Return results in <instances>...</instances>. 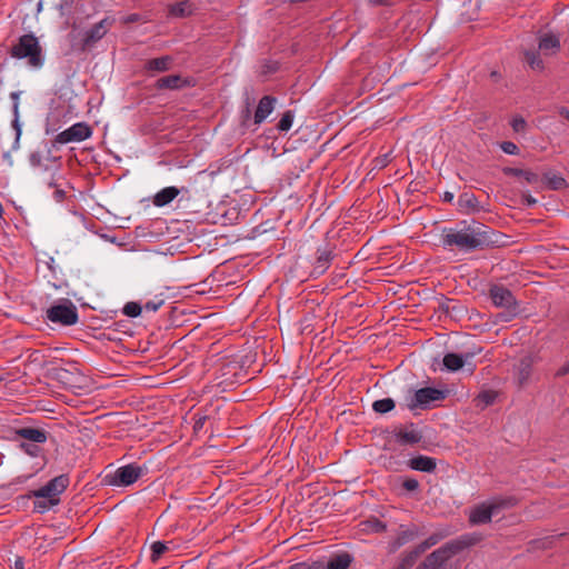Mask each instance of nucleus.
I'll return each mask as SVG.
<instances>
[{
	"label": "nucleus",
	"mask_w": 569,
	"mask_h": 569,
	"mask_svg": "<svg viewBox=\"0 0 569 569\" xmlns=\"http://www.w3.org/2000/svg\"><path fill=\"white\" fill-rule=\"evenodd\" d=\"M499 238L490 227L473 222L462 230L449 229L442 236L441 243L443 248L457 247L459 250L475 251L499 247Z\"/></svg>",
	"instance_id": "1"
},
{
	"label": "nucleus",
	"mask_w": 569,
	"mask_h": 569,
	"mask_svg": "<svg viewBox=\"0 0 569 569\" xmlns=\"http://www.w3.org/2000/svg\"><path fill=\"white\" fill-rule=\"evenodd\" d=\"M2 439L17 441L18 447L28 456L38 458L43 456L40 445L48 440V432L42 428L24 426L19 419H13L12 423H2Z\"/></svg>",
	"instance_id": "2"
},
{
	"label": "nucleus",
	"mask_w": 569,
	"mask_h": 569,
	"mask_svg": "<svg viewBox=\"0 0 569 569\" xmlns=\"http://www.w3.org/2000/svg\"><path fill=\"white\" fill-rule=\"evenodd\" d=\"M481 537L477 533H466L457 539H452L438 549L429 553L426 559L432 569H448L446 563L455 556L462 552L465 549L477 545Z\"/></svg>",
	"instance_id": "3"
},
{
	"label": "nucleus",
	"mask_w": 569,
	"mask_h": 569,
	"mask_svg": "<svg viewBox=\"0 0 569 569\" xmlns=\"http://www.w3.org/2000/svg\"><path fill=\"white\" fill-rule=\"evenodd\" d=\"M10 54L16 59H28L32 68H41L44 59L38 38L33 33L23 34L17 44L10 49Z\"/></svg>",
	"instance_id": "4"
},
{
	"label": "nucleus",
	"mask_w": 569,
	"mask_h": 569,
	"mask_svg": "<svg viewBox=\"0 0 569 569\" xmlns=\"http://www.w3.org/2000/svg\"><path fill=\"white\" fill-rule=\"evenodd\" d=\"M489 297L496 307L506 309V312L499 315L503 321H509L517 316V299L507 287L492 284L489 289Z\"/></svg>",
	"instance_id": "5"
},
{
	"label": "nucleus",
	"mask_w": 569,
	"mask_h": 569,
	"mask_svg": "<svg viewBox=\"0 0 569 569\" xmlns=\"http://www.w3.org/2000/svg\"><path fill=\"white\" fill-rule=\"evenodd\" d=\"M49 321L64 327H70L79 321L77 307L69 300L62 299L46 311Z\"/></svg>",
	"instance_id": "6"
},
{
	"label": "nucleus",
	"mask_w": 569,
	"mask_h": 569,
	"mask_svg": "<svg viewBox=\"0 0 569 569\" xmlns=\"http://www.w3.org/2000/svg\"><path fill=\"white\" fill-rule=\"evenodd\" d=\"M448 390H441L433 387H425L415 391L413 396L408 402L410 410L421 409L427 410L432 407L433 402L442 401L447 398Z\"/></svg>",
	"instance_id": "7"
},
{
	"label": "nucleus",
	"mask_w": 569,
	"mask_h": 569,
	"mask_svg": "<svg viewBox=\"0 0 569 569\" xmlns=\"http://www.w3.org/2000/svg\"><path fill=\"white\" fill-rule=\"evenodd\" d=\"M143 469L136 465L129 463L118 468L112 475H108V482L112 486L127 487L133 485L141 476Z\"/></svg>",
	"instance_id": "8"
},
{
	"label": "nucleus",
	"mask_w": 569,
	"mask_h": 569,
	"mask_svg": "<svg viewBox=\"0 0 569 569\" xmlns=\"http://www.w3.org/2000/svg\"><path fill=\"white\" fill-rule=\"evenodd\" d=\"M92 136V128L86 122H77L70 128L58 133L54 142L58 144H67L70 142H80Z\"/></svg>",
	"instance_id": "9"
},
{
	"label": "nucleus",
	"mask_w": 569,
	"mask_h": 569,
	"mask_svg": "<svg viewBox=\"0 0 569 569\" xmlns=\"http://www.w3.org/2000/svg\"><path fill=\"white\" fill-rule=\"evenodd\" d=\"M69 477L68 475H59L48 481L43 487L32 492L34 498H49V499H60L59 496L67 489L69 486Z\"/></svg>",
	"instance_id": "10"
},
{
	"label": "nucleus",
	"mask_w": 569,
	"mask_h": 569,
	"mask_svg": "<svg viewBox=\"0 0 569 569\" xmlns=\"http://www.w3.org/2000/svg\"><path fill=\"white\" fill-rule=\"evenodd\" d=\"M335 258L333 250L328 246L318 247L316 251V259L312 263L310 276L318 278L322 276L331 266Z\"/></svg>",
	"instance_id": "11"
},
{
	"label": "nucleus",
	"mask_w": 569,
	"mask_h": 569,
	"mask_svg": "<svg viewBox=\"0 0 569 569\" xmlns=\"http://www.w3.org/2000/svg\"><path fill=\"white\" fill-rule=\"evenodd\" d=\"M113 23V19L104 18L98 23H94L90 29H88L84 32L82 42L83 47H91L96 42H98L100 39L104 37V34L108 32L109 28Z\"/></svg>",
	"instance_id": "12"
},
{
	"label": "nucleus",
	"mask_w": 569,
	"mask_h": 569,
	"mask_svg": "<svg viewBox=\"0 0 569 569\" xmlns=\"http://www.w3.org/2000/svg\"><path fill=\"white\" fill-rule=\"evenodd\" d=\"M400 532L398 536L389 542V553H395L406 543L415 540L418 536L421 535V531L417 525H411L407 529H403V526H400Z\"/></svg>",
	"instance_id": "13"
},
{
	"label": "nucleus",
	"mask_w": 569,
	"mask_h": 569,
	"mask_svg": "<svg viewBox=\"0 0 569 569\" xmlns=\"http://www.w3.org/2000/svg\"><path fill=\"white\" fill-rule=\"evenodd\" d=\"M190 86H193V80L182 78L180 74H169L159 78L154 83L157 90H179Z\"/></svg>",
	"instance_id": "14"
},
{
	"label": "nucleus",
	"mask_w": 569,
	"mask_h": 569,
	"mask_svg": "<svg viewBox=\"0 0 569 569\" xmlns=\"http://www.w3.org/2000/svg\"><path fill=\"white\" fill-rule=\"evenodd\" d=\"M502 173L508 177H517L522 178L527 184L535 187L536 189L540 188V179L539 173L530 170V169H520L513 167H503Z\"/></svg>",
	"instance_id": "15"
},
{
	"label": "nucleus",
	"mask_w": 569,
	"mask_h": 569,
	"mask_svg": "<svg viewBox=\"0 0 569 569\" xmlns=\"http://www.w3.org/2000/svg\"><path fill=\"white\" fill-rule=\"evenodd\" d=\"M492 508L488 502L477 505L469 513V522L472 526L489 523L493 517Z\"/></svg>",
	"instance_id": "16"
},
{
	"label": "nucleus",
	"mask_w": 569,
	"mask_h": 569,
	"mask_svg": "<svg viewBox=\"0 0 569 569\" xmlns=\"http://www.w3.org/2000/svg\"><path fill=\"white\" fill-rule=\"evenodd\" d=\"M277 98L273 96H263L257 106L253 116V123L261 124L273 111Z\"/></svg>",
	"instance_id": "17"
},
{
	"label": "nucleus",
	"mask_w": 569,
	"mask_h": 569,
	"mask_svg": "<svg viewBox=\"0 0 569 569\" xmlns=\"http://www.w3.org/2000/svg\"><path fill=\"white\" fill-rule=\"evenodd\" d=\"M8 368L2 367V382H4V388L9 390V395L13 396L14 393H22L26 390V385L23 381H20V375L21 371L17 369V372L11 375L7 372ZM22 375L24 376L26 372L22 371Z\"/></svg>",
	"instance_id": "18"
},
{
	"label": "nucleus",
	"mask_w": 569,
	"mask_h": 569,
	"mask_svg": "<svg viewBox=\"0 0 569 569\" xmlns=\"http://www.w3.org/2000/svg\"><path fill=\"white\" fill-rule=\"evenodd\" d=\"M181 192L188 193L189 190L186 187H182L181 189L177 187L163 188L153 196L152 202L156 207H164L172 202Z\"/></svg>",
	"instance_id": "19"
},
{
	"label": "nucleus",
	"mask_w": 569,
	"mask_h": 569,
	"mask_svg": "<svg viewBox=\"0 0 569 569\" xmlns=\"http://www.w3.org/2000/svg\"><path fill=\"white\" fill-rule=\"evenodd\" d=\"M407 466L411 470L432 473L437 469V460L432 457L418 455L407 461Z\"/></svg>",
	"instance_id": "20"
},
{
	"label": "nucleus",
	"mask_w": 569,
	"mask_h": 569,
	"mask_svg": "<svg viewBox=\"0 0 569 569\" xmlns=\"http://www.w3.org/2000/svg\"><path fill=\"white\" fill-rule=\"evenodd\" d=\"M567 181L562 176L549 170L542 173L539 189L546 188L549 190L558 191L567 188Z\"/></svg>",
	"instance_id": "21"
},
{
	"label": "nucleus",
	"mask_w": 569,
	"mask_h": 569,
	"mask_svg": "<svg viewBox=\"0 0 569 569\" xmlns=\"http://www.w3.org/2000/svg\"><path fill=\"white\" fill-rule=\"evenodd\" d=\"M410 430H403L399 429L393 432V436L396 438V441L401 445H416L419 443L422 440V433L415 429V423L410 422L409 426Z\"/></svg>",
	"instance_id": "22"
},
{
	"label": "nucleus",
	"mask_w": 569,
	"mask_h": 569,
	"mask_svg": "<svg viewBox=\"0 0 569 569\" xmlns=\"http://www.w3.org/2000/svg\"><path fill=\"white\" fill-rule=\"evenodd\" d=\"M355 558L347 551L333 553L328 562L323 561V569H349Z\"/></svg>",
	"instance_id": "23"
},
{
	"label": "nucleus",
	"mask_w": 569,
	"mask_h": 569,
	"mask_svg": "<svg viewBox=\"0 0 569 569\" xmlns=\"http://www.w3.org/2000/svg\"><path fill=\"white\" fill-rule=\"evenodd\" d=\"M473 355L475 353L472 352H467L465 355H459L455 352L446 353L442 360L443 367L446 370L450 372H456L460 370L465 366V362Z\"/></svg>",
	"instance_id": "24"
},
{
	"label": "nucleus",
	"mask_w": 569,
	"mask_h": 569,
	"mask_svg": "<svg viewBox=\"0 0 569 569\" xmlns=\"http://www.w3.org/2000/svg\"><path fill=\"white\" fill-rule=\"evenodd\" d=\"M458 208L459 211L466 213H476L481 210L479 201L475 193L472 192H463L458 198Z\"/></svg>",
	"instance_id": "25"
},
{
	"label": "nucleus",
	"mask_w": 569,
	"mask_h": 569,
	"mask_svg": "<svg viewBox=\"0 0 569 569\" xmlns=\"http://www.w3.org/2000/svg\"><path fill=\"white\" fill-rule=\"evenodd\" d=\"M196 7L189 0H182L168 7V17L188 18L193 14Z\"/></svg>",
	"instance_id": "26"
},
{
	"label": "nucleus",
	"mask_w": 569,
	"mask_h": 569,
	"mask_svg": "<svg viewBox=\"0 0 569 569\" xmlns=\"http://www.w3.org/2000/svg\"><path fill=\"white\" fill-rule=\"evenodd\" d=\"M538 48L545 54L557 53L560 50L559 37L552 33H546L540 37Z\"/></svg>",
	"instance_id": "27"
},
{
	"label": "nucleus",
	"mask_w": 569,
	"mask_h": 569,
	"mask_svg": "<svg viewBox=\"0 0 569 569\" xmlns=\"http://www.w3.org/2000/svg\"><path fill=\"white\" fill-rule=\"evenodd\" d=\"M173 62L171 56H162L153 59H149L144 63L146 71L164 72L168 71Z\"/></svg>",
	"instance_id": "28"
},
{
	"label": "nucleus",
	"mask_w": 569,
	"mask_h": 569,
	"mask_svg": "<svg viewBox=\"0 0 569 569\" xmlns=\"http://www.w3.org/2000/svg\"><path fill=\"white\" fill-rule=\"evenodd\" d=\"M451 535V531L448 528L440 529L433 533H431L426 540L416 546L419 552L422 555L431 547L436 546L439 541L447 538Z\"/></svg>",
	"instance_id": "29"
},
{
	"label": "nucleus",
	"mask_w": 569,
	"mask_h": 569,
	"mask_svg": "<svg viewBox=\"0 0 569 569\" xmlns=\"http://www.w3.org/2000/svg\"><path fill=\"white\" fill-rule=\"evenodd\" d=\"M519 500L513 496L493 498L488 503L492 508L493 515L501 510L513 508L518 505Z\"/></svg>",
	"instance_id": "30"
},
{
	"label": "nucleus",
	"mask_w": 569,
	"mask_h": 569,
	"mask_svg": "<svg viewBox=\"0 0 569 569\" xmlns=\"http://www.w3.org/2000/svg\"><path fill=\"white\" fill-rule=\"evenodd\" d=\"M420 556L419 550L413 547L411 550L401 555L399 563L395 569H411Z\"/></svg>",
	"instance_id": "31"
},
{
	"label": "nucleus",
	"mask_w": 569,
	"mask_h": 569,
	"mask_svg": "<svg viewBox=\"0 0 569 569\" xmlns=\"http://www.w3.org/2000/svg\"><path fill=\"white\" fill-rule=\"evenodd\" d=\"M532 372V361L530 358H522L518 365L519 386H523L530 378Z\"/></svg>",
	"instance_id": "32"
},
{
	"label": "nucleus",
	"mask_w": 569,
	"mask_h": 569,
	"mask_svg": "<svg viewBox=\"0 0 569 569\" xmlns=\"http://www.w3.org/2000/svg\"><path fill=\"white\" fill-rule=\"evenodd\" d=\"M241 368L242 367L239 366L238 362L230 361L221 367V376L226 377L228 375H232L236 378L234 382H239L240 380L246 378L244 375L241 373ZM231 383H233V381H231Z\"/></svg>",
	"instance_id": "33"
},
{
	"label": "nucleus",
	"mask_w": 569,
	"mask_h": 569,
	"mask_svg": "<svg viewBox=\"0 0 569 569\" xmlns=\"http://www.w3.org/2000/svg\"><path fill=\"white\" fill-rule=\"evenodd\" d=\"M395 407L396 403L391 398L379 399L372 403L373 411L380 415L390 412L391 410L395 409Z\"/></svg>",
	"instance_id": "34"
},
{
	"label": "nucleus",
	"mask_w": 569,
	"mask_h": 569,
	"mask_svg": "<svg viewBox=\"0 0 569 569\" xmlns=\"http://www.w3.org/2000/svg\"><path fill=\"white\" fill-rule=\"evenodd\" d=\"M33 502V511L38 513H44L51 507L57 506L60 502V499H49V498H36Z\"/></svg>",
	"instance_id": "35"
},
{
	"label": "nucleus",
	"mask_w": 569,
	"mask_h": 569,
	"mask_svg": "<svg viewBox=\"0 0 569 569\" xmlns=\"http://www.w3.org/2000/svg\"><path fill=\"white\" fill-rule=\"evenodd\" d=\"M525 59L531 69L539 71L543 70L545 64L542 59L540 58L539 51H526Z\"/></svg>",
	"instance_id": "36"
},
{
	"label": "nucleus",
	"mask_w": 569,
	"mask_h": 569,
	"mask_svg": "<svg viewBox=\"0 0 569 569\" xmlns=\"http://www.w3.org/2000/svg\"><path fill=\"white\" fill-rule=\"evenodd\" d=\"M150 560L156 563L168 550V546L163 541H154L151 547Z\"/></svg>",
	"instance_id": "37"
},
{
	"label": "nucleus",
	"mask_w": 569,
	"mask_h": 569,
	"mask_svg": "<svg viewBox=\"0 0 569 569\" xmlns=\"http://www.w3.org/2000/svg\"><path fill=\"white\" fill-rule=\"evenodd\" d=\"M295 118V112L292 110H287L280 118L277 123V129L280 132H287L291 129L292 122Z\"/></svg>",
	"instance_id": "38"
},
{
	"label": "nucleus",
	"mask_w": 569,
	"mask_h": 569,
	"mask_svg": "<svg viewBox=\"0 0 569 569\" xmlns=\"http://www.w3.org/2000/svg\"><path fill=\"white\" fill-rule=\"evenodd\" d=\"M122 311L127 317L137 318L141 315L142 307L136 301H130L124 305Z\"/></svg>",
	"instance_id": "39"
},
{
	"label": "nucleus",
	"mask_w": 569,
	"mask_h": 569,
	"mask_svg": "<svg viewBox=\"0 0 569 569\" xmlns=\"http://www.w3.org/2000/svg\"><path fill=\"white\" fill-rule=\"evenodd\" d=\"M280 68V64L278 61H273V60H264L262 63H261V70H260V73L262 76H269V74H273L276 73Z\"/></svg>",
	"instance_id": "40"
},
{
	"label": "nucleus",
	"mask_w": 569,
	"mask_h": 569,
	"mask_svg": "<svg viewBox=\"0 0 569 569\" xmlns=\"http://www.w3.org/2000/svg\"><path fill=\"white\" fill-rule=\"evenodd\" d=\"M21 287H22L21 282H16V280L12 279L10 290L6 291L4 293L9 299L17 301L21 298V291H22Z\"/></svg>",
	"instance_id": "41"
},
{
	"label": "nucleus",
	"mask_w": 569,
	"mask_h": 569,
	"mask_svg": "<svg viewBox=\"0 0 569 569\" xmlns=\"http://www.w3.org/2000/svg\"><path fill=\"white\" fill-rule=\"evenodd\" d=\"M71 375H72V371L69 369H64L61 367L52 368V377L58 379L59 381L67 382Z\"/></svg>",
	"instance_id": "42"
},
{
	"label": "nucleus",
	"mask_w": 569,
	"mask_h": 569,
	"mask_svg": "<svg viewBox=\"0 0 569 569\" xmlns=\"http://www.w3.org/2000/svg\"><path fill=\"white\" fill-rule=\"evenodd\" d=\"M289 569H323V561L317 560L312 562H297L289 567Z\"/></svg>",
	"instance_id": "43"
},
{
	"label": "nucleus",
	"mask_w": 569,
	"mask_h": 569,
	"mask_svg": "<svg viewBox=\"0 0 569 569\" xmlns=\"http://www.w3.org/2000/svg\"><path fill=\"white\" fill-rule=\"evenodd\" d=\"M496 398L497 393L492 390H486L478 395V400L482 402L485 407L492 405Z\"/></svg>",
	"instance_id": "44"
},
{
	"label": "nucleus",
	"mask_w": 569,
	"mask_h": 569,
	"mask_svg": "<svg viewBox=\"0 0 569 569\" xmlns=\"http://www.w3.org/2000/svg\"><path fill=\"white\" fill-rule=\"evenodd\" d=\"M512 130L517 133L525 132L527 129V121L521 116H516L510 122Z\"/></svg>",
	"instance_id": "45"
},
{
	"label": "nucleus",
	"mask_w": 569,
	"mask_h": 569,
	"mask_svg": "<svg viewBox=\"0 0 569 569\" xmlns=\"http://www.w3.org/2000/svg\"><path fill=\"white\" fill-rule=\"evenodd\" d=\"M500 149L505 153L512 154V156H518L519 152H520L519 147L515 142H512V141H502L500 143Z\"/></svg>",
	"instance_id": "46"
},
{
	"label": "nucleus",
	"mask_w": 569,
	"mask_h": 569,
	"mask_svg": "<svg viewBox=\"0 0 569 569\" xmlns=\"http://www.w3.org/2000/svg\"><path fill=\"white\" fill-rule=\"evenodd\" d=\"M402 488L408 492L417 491L419 489V481L415 478L406 477L402 480Z\"/></svg>",
	"instance_id": "47"
},
{
	"label": "nucleus",
	"mask_w": 569,
	"mask_h": 569,
	"mask_svg": "<svg viewBox=\"0 0 569 569\" xmlns=\"http://www.w3.org/2000/svg\"><path fill=\"white\" fill-rule=\"evenodd\" d=\"M207 419H208V417L204 415H199V413L194 415L193 431L196 433L199 432L203 428Z\"/></svg>",
	"instance_id": "48"
},
{
	"label": "nucleus",
	"mask_w": 569,
	"mask_h": 569,
	"mask_svg": "<svg viewBox=\"0 0 569 569\" xmlns=\"http://www.w3.org/2000/svg\"><path fill=\"white\" fill-rule=\"evenodd\" d=\"M250 99H246V108L242 110L241 118H242V126H247V122L251 119V109H250Z\"/></svg>",
	"instance_id": "49"
},
{
	"label": "nucleus",
	"mask_w": 569,
	"mask_h": 569,
	"mask_svg": "<svg viewBox=\"0 0 569 569\" xmlns=\"http://www.w3.org/2000/svg\"><path fill=\"white\" fill-rule=\"evenodd\" d=\"M370 523V528L375 531V532H383L387 530V525L385 522H382L381 520L375 518L373 520L369 521Z\"/></svg>",
	"instance_id": "50"
},
{
	"label": "nucleus",
	"mask_w": 569,
	"mask_h": 569,
	"mask_svg": "<svg viewBox=\"0 0 569 569\" xmlns=\"http://www.w3.org/2000/svg\"><path fill=\"white\" fill-rule=\"evenodd\" d=\"M13 120H12V127L14 129V132H16V142L19 141V138L21 136V126H20V122H19V112L18 113H13Z\"/></svg>",
	"instance_id": "51"
},
{
	"label": "nucleus",
	"mask_w": 569,
	"mask_h": 569,
	"mask_svg": "<svg viewBox=\"0 0 569 569\" xmlns=\"http://www.w3.org/2000/svg\"><path fill=\"white\" fill-rule=\"evenodd\" d=\"M162 305H163V300H162V299H160V300H158V301H153V300H151V301H148V302H146V303H144V309H146L147 311H153V312H154V311H157V310H158Z\"/></svg>",
	"instance_id": "52"
},
{
	"label": "nucleus",
	"mask_w": 569,
	"mask_h": 569,
	"mask_svg": "<svg viewBox=\"0 0 569 569\" xmlns=\"http://www.w3.org/2000/svg\"><path fill=\"white\" fill-rule=\"evenodd\" d=\"M29 161L31 163V166L33 167H40L42 164V157H41V153L36 151V152H32L30 156H29Z\"/></svg>",
	"instance_id": "53"
},
{
	"label": "nucleus",
	"mask_w": 569,
	"mask_h": 569,
	"mask_svg": "<svg viewBox=\"0 0 569 569\" xmlns=\"http://www.w3.org/2000/svg\"><path fill=\"white\" fill-rule=\"evenodd\" d=\"M521 203L527 207H533L537 203V199L529 193H522Z\"/></svg>",
	"instance_id": "54"
},
{
	"label": "nucleus",
	"mask_w": 569,
	"mask_h": 569,
	"mask_svg": "<svg viewBox=\"0 0 569 569\" xmlns=\"http://www.w3.org/2000/svg\"><path fill=\"white\" fill-rule=\"evenodd\" d=\"M569 375V360L563 363L555 373L556 378H561Z\"/></svg>",
	"instance_id": "55"
},
{
	"label": "nucleus",
	"mask_w": 569,
	"mask_h": 569,
	"mask_svg": "<svg viewBox=\"0 0 569 569\" xmlns=\"http://www.w3.org/2000/svg\"><path fill=\"white\" fill-rule=\"evenodd\" d=\"M550 538L539 539V540H532L531 545H537L539 548H549L551 545Z\"/></svg>",
	"instance_id": "56"
},
{
	"label": "nucleus",
	"mask_w": 569,
	"mask_h": 569,
	"mask_svg": "<svg viewBox=\"0 0 569 569\" xmlns=\"http://www.w3.org/2000/svg\"><path fill=\"white\" fill-rule=\"evenodd\" d=\"M11 98L13 100V104H12L13 113H18V111H19V92H12Z\"/></svg>",
	"instance_id": "57"
},
{
	"label": "nucleus",
	"mask_w": 569,
	"mask_h": 569,
	"mask_svg": "<svg viewBox=\"0 0 569 569\" xmlns=\"http://www.w3.org/2000/svg\"><path fill=\"white\" fill-rule=\"evenodd\" d=\"M372 6H390L393 0H368Z\"/></svg>",
	"instance_id": "58"
},
{
	"label": "nucleus",
	"mask_w": 569,
	"mask_h": 569,
	"mask_svg": "<svg viewBox=\"0 0 569 569\" xmlns=\"http://www.w3.org/2000/svg\"><path fill=\"white\" fill-rule=\"evenodd\" d=\"M452 302V300H447V302H443L440 305V310L447 315H451V307H450V303Z\"/></svg>",
	"instance_id": "59"
},
{
	"label": "nucleus",
	"mask_w": 569,
	"mask_h": 569,
	"mask_svg": "<svg viewBox=\"0 0 569 569\" xmlns=\"http://www.w3.org/2000/svg\"><path fill=\"white\" fill-rule=\"evenodd\" d=\"M13 569H24L23 558L16 556Z\"/></svg>",
	"instance_id": "60"
},
{
	"label": "nucleus",
	"mask_w": 569,
	"mask_h": 569,
	"mask_svg": "<svg viewBox=\"0 0 569 569\" xmlns=\"http://www.w3.org/2000/svg\"><path fill=\"white\" fill-rule=\"evenodd\" d=\"M54 198L57 201H62L66 198V192L62 189H56Z\"/></svg>",
	"instance_id": "61"
},
{
	"label": "nucleus",
	"mask_w": 569,
	"mask_h": 569,
	"mask_svg": "<svg viewBox=\"0 0 569 569\" xmlns=\"http://www.w3.org/2000/svg\"><path fill=\"white\" fill-rule=\"evenodd\" d=\"M441 199L443 202H451L453 200V193L450 191H446V192H443Z\"/></svg>",
	"instance_id": "62"
},
{
	"label": "nucleus",
	"mask_w": 569,
	"mask_h": 569,
	"mask_svg": "<svg viewBox=\"0 0 569 569\" xmlns=\"http://www.w3.org/2000/svg\"><path fill=\"white\" fill-rule=\"evenodd\" d=\"M416 569H432V567L430 566V563L428 562V560L425 558V560L422 562H420Z\"/></svg>",
	"instance_id": "63"
},
{
	"label": "nucleus",
	"mask_w": 569,
	"mask_h": 569,
	"mask_svg": "<svg viewBox=\"0 0 569 569\" xmlns=\"http://www.w3.org/2000/svg\"><path fill=\"white\" fill-rule=\"evenodd\" d=\"M559 114L569 121V109H567L566 107H561L559 109Z\"/></svg>",
	"instance_id": "64"
}]
</instances>
